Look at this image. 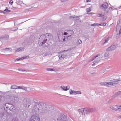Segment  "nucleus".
I'll return each mask as SVG.
<instances>
[{"instance_id": "49", "label": "nucleus", "mask_w": 121, "mask_h": 121, "mask_svg": "<svg viewBox=\"0 0 121 121\" xmlns=\"http://www.w3.org/2000/svg\"><path fill=\"white\" fill-rule=\"evenodd\" d=\"M75 16V15L71 16H69V17L70 19L74 18V17Z\"/></svg>"}, {"instance_id": "16", "label": "nucleus", "mask_w": 121, "mask_h": 121, "mask_svg": "<svg viewBox=\"0 0 121 121\" xmlns=\"http://www.w3.org/2000/svg\"><path fill=\"white\" fill-rule=\"evenodd\" d=\"M107 86L110 87L112 86L113 84V80H110L109 82H107Z\"/></svg>"}, {"instance_id": "63", "label": "nucleus", "mask_w": 121, "mask_h": 121, "mask_svg": "<svg viewBox=\"0 0 121 121\" xmlns=\"http://www.w3.org/2000/svg\"><path fill=\"white\" fill-rule=\"evenodd\" d=\"M18 29V28H17V29H16V30H13V31H15V30H17Z\"/></svg>"}, {"instance_id": "61", "label": "nucleus", "mask_w": 121, "mask_h": 121, "mask_svg": "<svg viewBox=\"0 0 121 121\" xmlns=\"http://www.w3.org/2000/svg\"><path fill=\"white\" fill-rule=\"evenodd\" d=\"M91 1V0H87L86 2H90Z\"/></svg>"}, {"instance_id": "64", "label": "nucleus", "mask_w": 121, "mask_h": 121, "mask_svg": "<svg viewBox=\"0 0 121 121\" xmlns=\"http://www.w3.org/2000/svg\"><path fill=\"white\" fill-rule=\"evenodd\" d=\"M6 9H8V8H7V7H6Z\"/></svg>"}, {"instance_id": "57", "label": "nucleus", "mask_w": 121, "mask_h": 121, "mask_svg": "<svg viewBox=\"0 0 121 121\" xmlns=\"http://www.w3.org/2000/svg\"><path fill=\"white\" fill-rule=\"evenodd\" d=\"M67 0H61L62 2H64L66 1Z\"/></svg>"}, {"instance_id": "6", "label": "nucleus", "mask_w": 121, "mask_h": 121, "mask_svg": "<svg viewBox=\"0 0 121 121\" xmlns=\"http://www.w3.org/2000/svg\"><path fill=\"white\" fill-rule=\"evenodd\" d=\"M40 120L39 116L33 115L31 117L29 121H39Z\"/></svg>"}, {"instance_id": "2", "label": "nucleus", "mask_w": 121, "mask_h": 121, "mask_svg": "<svg viewBox=\"0 0 121 121\" xmlns=\"http://www.w3.org/2000/svg\"><path fill=\"white\" fill-rule=\"evenodd\" d=\"M95 110L94 108H82L78 110L79 113L81 115L86 114H88L94 112Z\"/></svg>"}, {"instance_id": "46", "label": "nucleus", "mask_w": 121, "mask_h": 121, "mask_svg": "<svg viewBox=\"0 0 121 121\" xmlns=\"http://www.w3.org/2000/svg\"><path fill=\"white\" fill-rule=\"evenodd\" d=\"M107 18L106 17L104 16L102 18V20H105L107 19Z\"/></svg>"}, {"instance_id": "59", "label": "nucleus", "mask_w": 121, "mask_h": 121, "mask_svg": "<svg viewBox=\"0 0 121 121\" xmlns=\"http://www.w3.org/2000/svg\"><path fill=\"white\" fill-rule=\"evenodd\" d=\"M121 22V20H119L117 22V23H119L120 22Z\"/></svg>"}, {"instance_id": "38", "label": "nucleus", "mask_w": 121, "mask_h": 121, "mask_svg": "<svg viewBox=\"0 0 121 121\" xmlns=\"http://www.w3.org/2000/svg\"><path fill=\"white\" fill-rule=\"evenodd\" d=\"M12 121H18V119L17 117L13 118L12 119Z\"/></svg>"}, {"instance_id": "50", "label": "nucleus", "mask_w": 121, "mask_h": 121, "mask_svg": "<svg viewBox=\"0 0 121 121\" xmlns=\"http://www.w3.org/2000/svg\"><path fill=\"white\" fill-rule=\"evenodd\" d=\"M10 12V11L9 10L7 9H5L4 10V12Z\"/></svg>"}, {"instance_id": "43", "label": "nucleus", "mask_w": 121, "mask_h": 121, "mask_svg": "<svg viewBox=\"0 0 121 121\" xmlns=\"http://www.w3.org/2000/svg\"><path fill=\"white\" fill-rule=\"evenodd\" d=\"M78 43L81 44L82 43V41L81 40L79 39L78 40Z\"/></svg>"}, {"instance_id": "3", "label": "nucleus", "mask_w": 121, "mask_h": 121, "mask_svg": "<svg viewBox=\"0 0 121 121\" xmlns=\"http://www.w3.org/2000/svg\"><path fill=\"white\" fill-rule=\"evenodd\" d=\"M48 40L46 38L44 35H41L39 39V44L40 46H42L44 47H47V45L44 44L46 43Z\"/></svg>"}, {"instance_id": "51", "label": "nucleus", "mask_w": 121, "mask_h": 121, "mask_svg": "<svg viewBox=\"0 0 121 121\" xmlns=\"http://www.w3.org/2000/svg\"><path fill=\"white\" fill-rule=\"evenodd\" d=\"M100 56V55L99 54H98V55H97L96 56H94V58L93 59V60L94 59H95V58H96L97 57L99 56Z\"/></svg>"}, {"instance_id": "22", "label": "nucleus", "mask_w": 121, "mask_h": 121, "mask_svg": "<svg viewBox=\"0 0 121 121\" xmlns=\"http://www.w3.org/2000/svg\"><path fill=\"white\" fill-rule=\"evenodd\" d=\"M12 99L13 100H14V101H17L18 100V98L17 96H13Z\"/></svg>"}, {"instance_id": "11", "label": "nucleus", "mask_w": 121, "mask_h": 121, "mask_svg": "<svg viewBox=\"0 0 121 121\" xmlns=\"http://www.w3.org/2000/svg\"><path fill=\"white\" fill-rule=\"evenodd\" d=\"M9 110L11 111H12L13 112H15V106L12 104H10V107Z\"/></svg>"}, {"instance_id": "28", "label": "nucleus", "mask_w": 121, "mask_h": 121, "mask_svg": "<svg viewBox=\"0 0 121 121\" xmlns=\"http://www.w3.org/2000/svg\"><path fill=\"white\" fill-rule=\"evenodd\" d=\"M29 58V56L28 55L25 56L24 57H21V59L23 60L26 58Z\"/></svg>"}, {"instance_id": "56", "label": "nucleus", "mask_w": 121, "mask_h": 121, "mask_svg": "<svg viewBox=\"0 0 121 121\" xmlns=\"http://www.w3.org/2000/svg\"><path fill=\"white\" fill-rule=\"evenodd\" d=\"M117 117L118 118H121V115H120L118 116Z\"/></svg>"}, {"instance_id": "47", "label": "nucleus", "mask_w": 121, "mask_h": 121, "mask_svg": "<svg viewBox=\"0 0 121 121\" xmlns=\"http://www.w3.org/2000/svg\"><path fill=\"white\" fill-rule=\"evenodd\" d=\"M69 33H67L66 32H64V34H63V35L64 36L65 35H67V34L68 35Z\"/></svg>"}, {"instance_id": "62", "label": "nucleus", "mask_w": 121, "mask_h": 121, "mask_svg": "<svg viewBox=\"0 0 121 121\" xmlns=\"http://www.w3.org/2000/svg\"><path fill=\"white\" fill-rule=\"evenodd\" d=\"M117 31V28L116 29H115V31Z\"/></svg>"}, {"instance_id": "58", "label": "nucleus", "mask_w": 121, "mask_h": 121, "mask_svg": "<svg viewBox=\"0 0 121 121\" xmlns=\"http://www.w3.org/2000/svg\"><path fill=\"white\" fill-rule=\"evenodd\" d=\"M95 72H94V73H91V74H95Z\"/></svg>"}, {"instance_id": "5", "label": "nucleus", "mask_w": 121, "mask_h": 121, "mask_svg": "<svg viewBox=\"0 0 121 121\" xmlns=\"http://www.w3.org/2000/svg\"><path fill=\"white\" fill-rule=\"evenodd\" d=\"M22 89L24 90L25 91H28L27 90V88L26 87L23 86H19L13 85H12L11 86V89Z\"/></svg>"}, {"instance_id": "8", "label": "nucleus", "mask_w": 121, "mask_h": 121, "mask_svg": "<svg viewBox=\"0 0 121 121\" xmlns=\"http://www.w3.org/2000/svg\"><path fill=\"white\" fill-rule=\"evenodd\" d=\"M23 104L25 107L27 108L28 107L31 105L30 100L25 99L23 100Z\"/></svg>"}, {"instance_id": "13", "label": "nucleus", "mask_w": 121, "mask_h": 121, "mask_svg": "<svg viewBox=\"0 0 121 121\" xmlns=\"http://www.w3.org/2000/svg\"><path fill=\"white\" fill-rule=\"evenodd\" d=\"M67 55L66 54H62L58 56L59 59H62L66 57Z\"/></svg>"}, {"instance_id": "25", "label": "nucleus", "mask_w": 121, "mask_h": 121, "mask_svg": "<svg viewBox=\"0 0 121 121\" xmlns=\"http://www.w3.org/2000/svg\"><path fill=\"white\" fill-rule=\"evenodd\" d=\"M100 84L101 85H104L107 86V84H108L107 82H104L100 83Z\"/></svg>"}, {"instance_id": "44", "label": "nucleus", "mask_w": 121, "mask_h": 121, "mask_svg": "<svg viewBox=\"0 0 121 121\" xmlns=\"http://www.w3.org/2000/svg\"><path fill=\"white\" fill-rule=\"evenodd\" d=\"M0 13H3V14H5L6 13L4 12V11L0 10Z\"/></svg>"}, {"instance_id": "17", "label": "nucleus", "mask_w": 121, "mask_h": 121, "mask_svg": "<svg viewBox=\"0 0 121 121\" xmlns=\"http://www.w3.org/2000/svg\"><path fill=\"white\" fill-rule=\"evenodd\" d=\"M113 50V45H112L107 48L106 51H110Z\"/></svg>"}, {"instance_id": "18", "label": "nucleus", "mask_w": 121, "mask_h": 121, "mask_svg": "<svg viewBox=\"0 0 121 121\" xmlns=\"http://www.w3.org/2000/svg\"><path fill=\"white\" fill-rule=\"evenodd\" d=\"M9 38V37L8 35H5L3 37H1L0 39H4L5 40H8Z\"/></svg>"}, {"instance_id": "14", "label": "nucleus", "mask_w": 121, "mask_h": 121, "mask_svg": "<svg viewBox=\"0 0 121 121\" xmlns=\"http://www.w3.org/2000/svg\"><path fill=\"white\" fill-rule=\"evenodd\" d=\"M108 4L106 2H104L101 5V7H102L104 9H106L108 7Z\"/></svg>"}, {"instance_id": "55", "label": "nucleus", "mask_w": 121, "mask_h": 121, "mask_svg": "<svg viewBox=\"0 0 121 121\" xmlns=\"http://www.w3.org/2000/svg\"><path fill=\"white\" fill-rule=\"evenodd\" d=\"M94 13H88V14H89L90 15H91L93 14H94Z\"/></svg>"}, {"instance_id": "35", "label": "nucleus", "mask_w": 121, "mask_h": 121, "mask_svg": "<svg viewBox=\"0 0 121 121\" xmlns=\"http://www.w3.org/2000/svg\"><path fill=\"white\" fill-rule=\"evenodd\" d=\"M18 70L20 71H25L26 72L27 71L24 70V69L22 68H19L18 69Z\"/></svg>"}, {"instance_id": "33", "label": "nucleus", "mask_w": 121, "mask_h": 121, "mask_svg": "<svg viewBox=\"0 0 121 121\" xmlns=\"http://www.w3.org/2000/svg\"><path fill=\"white\" fill-rule=\"evenodd\" d=\"M74 20H78L79 19V17L78 16H77L76 17L75 16L74 17Z\"/></svg>"}, {"instance_id": "60", "label": "nucleus", "mask_w": 121, "mask_h": 121, "mask_svg": "<svg viewBox=\"0 0 121 121\" xmlns=\"http://www.w3.org/2000/svg\"><path fill=\"white\" fill-rule=\"evenodd\" d=\"M50 121H55V120L53 119H52Z\"/></svg>"}, {"instance_id": "7", "label": "nucleus", "mask_w": 121, "mask_h": 121, "mask_svg": "<svg viewBox=\"0 0 121 121\" xmlns=\"http://www.w3.org/2000/svg\"><path fill=\"white\" fill-rule=\"evenodd\" d=\"M8 113L7 111H6L5 112H1L0 114V120L1 121H4L3 120L5 118V116Z\"/></svg>"}, {"instance_id": "12", "label": "nucleus", "mask_w": 121, "mask_h": 121, "mask_svg": "<svg viewBox=\"0 0 121 121\" xmlns=\"http://www.w3.org/2000/svg\"><path fill=\"white\" fill-rule=\"evenodd\" d=\"M114 110L116 111H121V105L114 106Z\"/></svg>"}, {"instance_id": "21", "label": "nucleus", "mask_w": 121, "mask_h": 121, "mask_svg": "<svg viewBox=\"0 0 121 121\" xmlns=\"http://www.w3.org/2000/svg\"><path fill=\"white\" fill-rule=\"evenodd\" d=\"M110 38V37L109 36L107 38H106L105 39L104 41V42H103V43H102V44L103 45L104 44L106 43L109 40V38Z\"/></svg>"}, {"instance_id": "1", "label": "nucleus", "mask_w": 121, "mask_h": 121, "mask_svg": "<svg viewBox=\"0 0 121 121\" xmlns=\"http://www.w3.org/2000/svg\"><path fill=\"white\" fill-rule=\"evenodd\" d=\"M34 105L32 111L35 113H44L48 110L49 106L42 102H34Z\"/></svg>"}, {"instance_id": "32", "label": "nucleus", "mask_w": 121, "mask_h": 121, "mask_svg": "<svg viewBox=\"0 0 121 121\" xmlns=\"http://www.w3.org/2000/svg\"><path fill=\"white\" fill-rule=\"evenodd\" d=\"M46 70L47 71H54V70L53 69L51 68H47L46 69Z\"/></svg>"}, {"instance_id": "40", "label": "nucleus", "mask_w": 121, "mask_h": 121, "mask_svg": "<svg viewBox=\"0 0 121 121\" xmlns=\"http://www.w3.org/2000/svg\"><path fill=\"white\" fill-rule=\"evenodd\" d=\"M61 88L63 90H65V91H67V89H66V87L65 86H61Z\"/></svg>"}, {"instance_id": "30", "label": "nucleus", "mask_w": 121, "mask_h": 121, "mask_svg": "<svg viewBox=\"0 0 121 121\" xmlns=\"http://www.w3.org/2000/svg\"><path fill=\"white\" fill-rule=\"evenodd\" d=\"M12 50V49L11 48H7L3 49V51H11Z\"/></svg>"}, {"instance_id": "24", "label": "nucleus", "mask_w": 121, "mask_h": 121, "mask_svg": "<svg viewBox=\"0 0 121 121\" xmlns=\"http://www.w3.org/2000/svg\"><path fill=\"white\" fill-rule=\"evenodd\" d=\"M69 92L70 94H73L74 95H76V91L74 90H72L70 89L69 90Z\"/></svg>"}, {"instance_id": "4", "label": "nucleus", "mask_w": 121, "mask_h": 121, "mask_svg": "<svg viewBox=\"0 0 121 121\" xmlns=\"http://www.w3.org/2000/svg\"><path fill=\"white\" fill-rule=\"evenodd\" d=\"M57 34L59 41L60 42L65 41V39L66 38V37H67V36H63V33L60 31H58Z\"/></svg>"}, {"instance_id": "20", "label": "nucleus", "mask_w": 121, "mask_h": 121, "mask_svg": "<svg viewBox=\"0 0 121 121\" xmlns=\"http://www.w3.org/2000/svg\"><path fill=\"white\" fill-rule=\"evenodd\" d=\"M24 48L23 47H20L19 48H18L16 50V52H18L19 51L21 50H24Z\"/></svg>"}, {"instance_id": "15", "label": "nucleus", "mask_w": 121, "mask_h": 121, "mask_svg": "<svg viewBox=\"0 0 121 121\" xmlns=\"http://www.w3.org/2000/svg\"><path fill=\"white\" fill-rule=\"evenodd\" d=\"M120 79H114V86L116 84L117 85L119 84V82H120Z\"/></svg>"}, {"instance_id": "48", "label": "nucleus", "mask_w": 121, "mask_h": 121, "mask_svg": "<svg viewBox=\"0 0 121 121\" xmlns=\"http://www.w3.org/2000/svg\"><path fill=\"white\" fill-rule=\"evenodd\" d=\"M120 35V34H119V33L117 34V35L116 36V38H118L119 37Z\"/></svg>"}, {"instance_id": "9", "label": "nucleus", "mask_w": 121, "mask_h": 121, "mask_svg": "<svg viewBox=\"0 0 121 121\" xmlns=\"http://www.w3.org/2000/svg\"><path fill=\"white\" fill-rule=\"evenodd\" d=\"M44 35L46 38L48 40V41L52 39L53 36L50 34L46 33L44 34Z\"/></svg>"}, {"instance_id": "45", "label": "nucleus", "mask_w": 121, "mask_h": 121, "mask_svg": "<svg viewBox=\"0 0 121 121\" xmlns=\"http://www.w3.org/2000/svg\"><path fill=\"white\" fill-rule=\"evenodd\" d=\"M21 58H17L16 59H15L14 60L15 61H17L18 60H22L21 59Z\"/></svg>"}, {"instance_id": "52", "label": "nucleus", "mask_w": 121, "mask_h": 121, "mask_svg": "<svg viewBox=\"0 0 121 121\" xmlns=\"http://www.w3.org/2000/svg\"><path fill=\"white\" fill-rule=\"evenodd\" d=\"M120 29L119 31V34H121V26H120Z\"/></svg>"}, {"instance_id": "26", "label": "nucleus", "mask_w": 121, "mask_h": 121, "mask_svg": "<svg viewBox=\"0 0 121 121\" xmlns=\"http://www.w3.org/2000/svg\"><path fill=\"white\" fill-rule=\"evenodd\" d=\"M97 15L98 17H101L104 15V14L102 13H98Z\"/></svg>"}, {"instance_id": "53", "label": "nucleus", "mask_w": 121, "mask_h": 121, "mask_svg": "<svg viewBox=\"0 0 121 121\" xmlns=\"http://www.w3.org/2000/svg\"><path fill=\"white\" fill-rule=\"evenodd\" d=\"M65 87H66V89H67V90H69L70 88L69 86H66Z\"/></svg>"}, {"instance_id": "34", "label": "nucleus", "mask_w": 121, "mask_h": 121, "mask_svg": "<svg viewBox=\"0 0 121 121\" xmlns=\"http://www.w3.org/2000/svg\"><path fill=\"white\" fill-rule=\"evenodd\" d=\"M76 94H81L82 93L80 91H76Z\"/></svg>"}, {"instance_id": "23", "label": "nucleus", "mask_w": 121, "mask_h": 121, "mask_svg": "<svg viewBox=\"0 0 121 121\" xmlns=\"http://www.w3.org/2000/svg\"><path fill=\"white\" fill-rule=\"evenodd\" d=\"M67 31L69 32V33H68L69 34H71V35H69L68 36H67V37H69V36H71L74 33L73 31L72 30H68Z\"/></svg>"}, {"instance_id": "27", "label": "nucleus", "mask_w": 121, "mask_h": 121, "mask_svg": "<svg viewBox=\"0 0 121 121\" xmlns=\"http://www.w3.org/2000/svg\"><path fill=\"white\" fill-rule=\"evenodd\" d=\"M99 62L96 59L95 60H94L93 62V64H92V66H94L95 65H96L97 63H98Z\"/></svg>"}, {"instance_id": "19", "label": "nucleus", "mask_w": 121, "mask_h": 121, "mask_svg": "<svg viewBox=\"0 0 121 121\" xmlns=\"http://www.w3.org/2000/svg\"><path fill=\"white\" fill-rule=\"evenodd\" d=\"M67 118L65 116H64L62 118H61L60 120V121H67Z\"/></svg>"}, {"instance_id": "31", "label": "nucleus", "mask_w": 121, "mask_h": 121, "mask_svg": "<svg viewBox=\"0 0 121 121\" xmlns=\"http://www.w3.org/2000/svg\"><path fill=\"white\" fill-rule=\"evenodd\" d=\"M99 26V24L98 23H94L92 24L91 26Z\"/></svg>"}, {"instance_id": "29", "label": "nucleus", "mask_w": 121, "mask_h": 121, "mask_svg": "<svg viewBox=\"0 0 121 121\" xmlns=\"http://www.w3.org/2000/svg\"><path fill=\"white\" fill-rule=\"evenodd\" d=\"M121 94V91L117 92L116 93H115V96H117V95H120Z\"/></svg>"}, {"instance_id": "54", "label": "nucleus", "mask_w": 121, "mask_h": 121, "mask_svg": "<svg viewBox=\"0 0 121 121\" xmlns=\"http://www.w3.org/2000/svg\"><path fill=\"white\" fill-rule=\"evenodd\" d=\"M13 2L12 0H11L9 2V3L10 4L12 5Z\"/></svg>"}, {"instance_id": "39", "label": "nucleus", "mask_w": 121, "mask_h": 121, "mask_svg": "<svg viewBox=\"0 0 121 121\" xmlns=\"http://www.w3.org/2000/svg\"><path fill=\"white\" fill-rule=\"evenodd\" d=\"M73 49V48H70L68 49L67 50H64V51H63L62 52H67V51H71V50Z\"/></svg>"}, {"instance_id": "42", "label": "nucleus", "mask_w": 121, "mask_h": 121, "mask_svg": "<svg viewBox=\"0 0 121 121\" xmlns=\"http://www.w3.org/2000/svg\"><path fill=\"white\" fill-rule=\"evenodd\" d=\"M109 110H110L111 111H112L113 110V107L112 106V107H110L109 108Z\"/></svg>"}, {"instance_id": "37", "label": "nucleus", "mask_w": 121, "mask_h": 121, "mask_svg": "<svg viewBox=\"0 0 121 121\" xmlns=\"http://www.w3.org/2000/svg\"><path fill=\"white\" fill-rule=\"evenodd\" d=\"M91 8H87L86 9V11L87 12H89L91 11Z\"/></svg>"}, {"instance_id": "10", "label": "nucleus", "mask_w": 121, "mask_h": 121, "mask_svg": "<svg viewBox=\"0 0 121 121\" xmlns=\"http://www.w3.org/2000/svg\"><path fill=\"white\" fill-rule=\"evenodd\" d=\"M10 104H11L8 103H6L4 105V107L5 111H4V112H5L6 111H7V110H9Z\"/></svg>"}, {"instance_id": "36", "label": "nucleus", "mask_w": 121, "mask_h": 121, "mask_svg": "<svg viewBox=\"0 0 121 121\" xmlns=\"http://www.w3.org/2000/svg\"><path fill=\"white\" fill-rule=\"evenodd\" d=\"M106 23H101L99 24V26H105L106 25Z\"/></svg>"}, {"instance_id": "41", "label": "nucleus", "mask_w": 121, "mask_h": 121, "mask_svg": "<svg viewBox=\"0 0 121 121\" xmlns=\"http://www.w3.org/2000/svg\"><path fill=\"white\" fill-rule=\"evenodd\" d=\"M101 57H99L97 58L96 59L97 60V61H98L99 62L101 60Z\"/></svg>"}]
</instances>
